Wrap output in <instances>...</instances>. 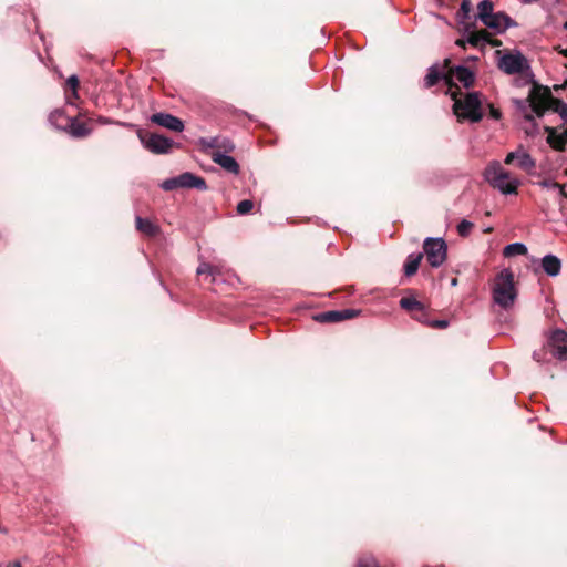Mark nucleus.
<instances>
[{
	"mask_svg": "<svg viewBox=\"0 0 567 567\" xmlns=\"http://www.w3.org/2000/svg\"><path fill=\"white\" fill-rule=\"evenodd\" d=\"M485 181L502 194H516L520 184L519 179L512 176L498 162H492L484 171Z\"/></svg>",
	"mask_w": 567,
	"mask_h": 567,
	"instance_id": "1",
	"label": "nucleus"
},
{
	"mask_svg": "<svg viewBox=\"0 0 567 567\" xmlns=\"http://www.w3.org/2000/svg\"><path fill=\"white\" fill-rule=\"evenodd\" d=\"M553 100L554 96L548 87L534 85L526 101L519 102V106L523 111L529 109V112H525L524 117L527 121H533L534 115L540 117L545 111L550 109Z\"/></svg>",
	"mask_w": 567,
	"mask_h": 567,
	"instance_id": "2",
	"label": "nucleus"
},
{
	"mask_svg": "<svg viewBox=\"0 0 567 567\" xmlns=\"http://www.w3.org/2000/svg\"><path fill=\"white\" fill-rule=\"evenodd\" d=\"M493 300L503 309L511 308L517 297L514 285V275L509 269H503L497 274L492 288Z\"/></svg>",
	"mask_w": 567,
	"mask_h": 567,
	"instance_id": "3",
	"label": "nucleus"
},
{
	"mask_svg": "<svg viewBox=\"0 0 567 567\" xmlns=\"http://www.w3.org/2000/svg\"><path fill=\"white\" fill-rule=\"evenodd\" d=\"M453 109L458 120L476 123L483 116L480 95L476 92L467 93L463 99H456Z\"/></svg>",
	"mask_w": 567,
	"mask_h": 567,
	"instance_id": "4",
	"label": "nucleus"
},
{
	"mask_svg": "<svg viewBox=\"0 0 567 567\" xmlns=\"http://www.w3.org/2000/svg\"><path fill=\"white\" fill-rule=\"evenodd\" d=\"M501 71L506 74H524L529 71L528 60L519 51L503 54L497 63Z\"/></svg>",
	"mask_w": 567,
	"mask_h": 567,
	"instance_id": "5",
	"label": "nucleus"
},
{
	"mask_svg": "<svg viewBox=\"0 0 567 567\" xmlns=\"http://www.w3.org/2000/svg\"><path fill=\"white\" fill-rule=\"evenodd\" d=\"M423 249L427 262L434 268L440 267L446 260L447 246L441 237H427L424 240Z\"/></svg>",
	"mask_w": 567,
	"mask_h": 567,
	"instance_id": "6",
	"label": "nucleus"
},
{
	"mask_svg": "<svg viewBox=\"0 0 567 567\" xmlns=\"http://www.w3.org/2000/svg\"><path fill=\"white\" fill-rule=\"evenodd\" d=\"M547 346L556 359L560 361L567 360V333L564 330H554Z\"/></svg>",
	"mask_w": 567,
	"mask_h": 567,
	"instance_id": "7",
	"label": "nucleus"
},
{
	"mask_svg": "<svg viewBox=\"0 0 567 567\" xmlns=\"http://www.w3.org/2000/svg\"><path fill=\"white\" fill-rule=\"evenodd\" d=\"M144 146L154 154H166L174 146V142L159 134H151L147 140H143Z\"/></svg>",
	"mask_w": 567,
	"mask_h": 567,
	"instance_id": "8",
	"label": "nucleus"
},
{
	"mask_svg": "<svg viewBox=\"0 0 567 567\" xmlns=\"http://www.w3.org/2000/svg\"><path fill=\"white\" fill-rule=\"evenodd\" d=\"M504 162L506 165H512L516 162V165L525 172H532L536 167V163L532 156L522 148L508 153Z\"/></svg>",
	"mask_w": 567,
	"mask_h": 567,
	"instance_id": "9",
	"label": "nucleus"
},
{
	"mask_svg": "<svg viewBox=\"0 0 567 567\" xmlns=\"http://www.w3.org/2000/svg\"><path fill=\"white\" fill-rule=\"evenodd\" d=\"M151 122L177 133L184 130V123L181 118L164 112L153 114Z\"/></svg>",
	"mask_w": 567,
	"mask_h": 567,
	"instance_id": "10",
	"label": "nucleus"
},
{
	"mask_svg": "<svg viewBox=\"0 0 567 567\" xmlns=\"http://www.w3.org/2000/svg\"><path fill=\"white\" fill-rule=\"evenodd\" d=\"M454 80L463 84L464 87H470L474 82V74L467 68L458 65L454 69H447L446 83H452Z\"/></svg>",
	"mask_w": 567,
	"mask_h": 567,
	"instance_id": "11",
	"label": "nucleus"
},
{
	"mask_svg": "<svg viewBox=\"0 0 567 567\" xmlns=\"http://www.w3.org/2000/svg\"><path fill=\"white\" fill-rule=\"evenodd\" d=\"M212 159L228 173L235 175L239 173V165L233 156H229L220 151H214L212 153Z\"/></svg>",
	"mask_w": 567,
	"mask_h": 567,
	"instance_id": "12",
	"label": "nucleus"
},
{
	"mask_svg": "<svg viewBox=\"0 0 567 567\" xmlns=\"http://www.w3.org/2000/svg\"><path fill=\"white\" fill-rule=\"evenodd\" d=\"M484 25L494 30L496 33L505 31L509 25V18L503 12H493L485 21Z\"/></svg>",
	"mask_w": 567,
	"mask_h": 567,
	"instance_id": "13",
	"label": "nucleus"
},
{
	"mask_svg": "<svg viewBox=\"0 0 567 567\" xmlns=\"http://www.w3.org/2000/svg\"><path fill=\"white\" fill-rule=\"evenodd\" d=\"M449 62V60L444 61V64L441 68L442 70H440V66L436 64L432 65L429 69L427 74L424 79V84L426 87L434 86L441 79H444L446 81Z\"/></svg>",
	"mask_w": 567,
	"mask_h": 567,
	"instance_id": "14",
	"label": "nucleus"
},
{
	"mask_svg": "<svg viewBox=\"0 0 567 567\" xmlns=\"http://www.w3.org/2000/svg\"><path fill=\"white\" fill-rule=\"evenodd\" d=\"M177 177L179 188H196L199 190H205L207 188L205 179L194 175L193 173L186 172L178 175Z\"/></svg>",
	"mask_w": 567,
	"mask_h": 567,
	"instance_id": "15",
	"label": "nucleus"
},
{
	"mask_svg": "<svg viewBox=\"0 0 567 567\" xmlns=\"http://www.w3.org/2000/svg\"><path fill=\"white\" fill-rule=\"evenodd\" d=\"M542 267L548 276L556 277L560 272L561 262L558 257L549 254L543 257Z\"/></svg>",
	"mask_w": 567,
	"mask_h": 567,
	"instance_id": "16",
	"label": "nucleus"
},
{
	"mask_svg": "<svg viewBox=\"0 0 567 567\" xmlns=\"http://www.w3.org/2000/svg\"><path fill=\"white\" fill-rule=\"evenodd\" d=\"M548 132L547 142L555 150L561 151L567 143V127L563 132L558 133L555 128L546 127Z\"/></svg>",
	"mask_w": 567,
	"mask_h": 567,
	"instance_id": "17",
	"label": "nucleus"
},
{
	"mask_svg": "<svg viewBox=\"0 0 567 567\" xmlns=\"http://www.w3.org/2000/svg\"><path fill=\"white\" fill-rule=\"evenodd\" d=\"M66 127L73 137H85L91 133L87 124L75 118H66Z\"/></svg>",
	"mask_w": 567,
	"mask_h": 567,
	"instance_id": "18",
	"label": "nucleus"
},
{
	"mask_svg": "<svg viewBox=\"0 0 567 567\" xmlns=\"http://www.w3.org/2000/svg\"><path fill=\"white\" fill-rule=\"evenodd\" d=\"M136 228L138 231L148 237H154L159 233L157 225L152 223L150 219H145L140 216L136 217Z\"/></svg>",
	"mask_w": 567,
	"mask_h": 567,
	"instance_id": "19",
	"label": "nucleus"
},
{
	"mask_svg": "<svg viewBox=\"0 0 567 567\" xmlns=\"http://www.w3.org/2000/svg\"><path fill=\"white\" fill-rule=\"evenodd\" d=\"M423 258V254H411L408 256V259L404 264V272L406 276L414 275L420 266V262Z\"/></svg>",
	"mask_w": 567,
	"mask_h": 567,
	"instance_id": "20",
	"label": "nucleus"
},
{
	"mask_svg": "<svg viewBox=\"0 0 567 567\" xmlns=\"http://www.w3.org/2000/svg\"><path fill=\"white\" fill-rule=\"evenodd\" d=\"M503 254L505 257L523 256L527 254V247L522 243H513L505 246Z\"/></svg>",
	"mask_w": 567,
	"mask_h": 567,
	"instance_id": "21",
	"label": "nucleus"
},
{
	"mask_svg": "<svg viewBox=\"0 0 567 567\" xmlns=\"http://www.w3.org/2000/svg\"><path fill=\"white\" fill-rule=\"evenodd\" d=\"M494 12V4L491 0H482L477 6V17L481 21H485L488 16Z\"/></svg>",
	"mask_w": 567,
	"mask_h": 567,
	"instance_id": "22",
	"label": "nucleus"
},
{
	"mask_svg": "<svg viewBox=\"0 0 567 567\" xmlns=\"http://www.w3.org/2000/svg\"><path fill=\"white\" fill-rule=\"evenodd\" d=\"M66 85L71 90V94L66 92V100L69 104H73L72 100H76L79 97L78 95V87H79V79L76 75H71L66 80Z\"/></svg>",
	"mask_w": 567,
	"mask_h": 567,
	"instance_id": "23",
	"label": "nucleus"
},
{
	"mask_svg": "<svg viewBox=\"0 0 567 567\" xmlns=\"http://www.w3.org/2000/svg\"><path fill=\"white\" fill-rule=\"evenodd\" d=\"M488 41V34L486 31L471 32L466 39V42L473 47H477Z\"/></svg>",
	"mask_w": 567,
	"mask_h": 567,
	"instance_id": "24",
	"label": "nucleus"
},
{
	"mask_svg": "<svg viewBox=\"0 0 567 567\" xmlns=\"http://www.w3.org/2000/svg\"><path fill=\"white\" fill-rule=\"evenodd\" d=\"M549 110L558 113L563 121L567 124V104L564 101L554 97Z\"/></svg>",
	"mask_w": 567,
	"mask_h": 567,
	"instance_id": "25",
	"label": "nucleus"
},
{
	"mask_svg": "<svg viewBox=\"0 0 567 567\" xmlns=\"http://www.w3.org/2000/svg\"><path fill=\"white\" fill-rule=\"evenodd\" d=\"M320 322H339L341 321L340 310L326 311L316 317Z\"/></svg>",
	"mask_w": 567,
	"mask_h": 567,
	"instance_id": "26",
	"label": "nucleus"
},
{
	"mask_svg": "<svg viewBox=\"0 0 567 567\" xmlns=\"http://www.w3.org/2000/svg\"><path fill=\"white\" fill-rule=\"evenodd\" d=\"M400 306L408 310V311H413V310H421L422 309V305L420 301H417L416 299L414 298H402L400 300Z\"/></svg>",
	"mask_w": 567,
	"mask_h": 567,
	"instance_id": "27",
	"label": "nucleus"
},
{
	"mask_svg": "<svg viewBox=\"0 0 567 567\" xmlns=\"http://www.w3.org/2000/svg\"><path fill=\"white\" fill-rule=\"evenodd\" d=\"M539 185L542 187H544V188L555 190L559 196H563V197L567 198V194L565 193L564 186L558 184V183H556V182L543 181V182L539 183Z\"/></svg>",
	"mask_w": 567,
	"mask_h": 567,
	"instance_id": "28",
	"label": "nucleus"
},
{
	"mask_svg": "<svg viewBox=\"0 0 567 567\" xmlns=\"http://www.w3.org/2000/svg\"><path fill=\"white\" fill-rule=\"evenodd\" d=\"M474 227V224L466 220V219H463L461 220V223L457 225V233L460 236L462 237H466L470 235L471 230L473 229Z\"/></svg>",
	"mask_w": 567,
	"mask_h": 567,
	"instance_id": "29",
	"label": "nucleus"
},
{
	"mask_svg": "<svg viewBox=\"0 0 567 567\" xmlns=\"http://www.w3.org/2000/svg\"><path fill=\"white\" fill-rule=\"evenodd\" d=\"M254 208V203L250 199L240 200L237 204V213L239 215H246Z\"/></svg>",
	"mask_w": 567,
	"mask_h": 567,
	"instance_id": "30",
	"label": "nucleus"
},
{
	"mask_svg": "<svg viewBox=\"0 0 567 567\" xmlns=\"http://www.w3.org/2000/svg\"><path fill=\"white\" fill-rule=\"evenodd\" d=\"M161 187L166 190V192H169V190H174V189H177L179 188V183H178V177H172V178H168V179H165L162 184H161Z\"/></svg>",
	"mask_w": 567,
	"mask_h": 567,
	"instance_id": "31",
	"label": "nucleus"
},
{
	"mask_svg": "<svg viewBox=\"0 0 567 567\" xmlns=\"http://www.w3.org/2000/svg\"><path fill=\"white\" fill-rule=\"evenodd\" d=\"M213 271H215L213 269V265H210L208 262H200L196 270L197 275H208V276H212Z\"/></svg>",
	"mask_w": 567,
	"mask_h": 567,
	"instance_id": "32",
	"label": "nucleus"
},
{
	"mask_svg": "<svg viewBox=\"0 0 567 567\" xmlns=\"http://www.w3.org/2000/svg\"><path fill=\"white\" fill-rule=\"evenodd\" d=\"M357 567H379V565L373 557H363L358 561Z\"/></svg>",
	"mask_w": 567,
	"mask_h": 567,
	"instance_id": "33",
	"label": "nucleus"
},
{
	"mask_svg": "<svg viewBox=\"0 0 567 567\" xmlns=\"http://www.w3.org/2000/svg\"><path fill=\"white\" fill-rule=\"evenodd\" d=\"M359 312L360 311L354 310V309H343V310H340L341 321L342 320L352 319V318L357 317L359 315Z\"/></svg>",
	"mask_w": 567,
	"mask_h": 567,
	"instance_id": "34",
	"label": "nucleus"
},
{
	"mask_svg": "<svg viewBox=\"0 0 567 567\" xmlns=\"http://www.w3.org/2000/svg\"><path fill=\"white\" fill-rule=\"evenodd\" d=\"M213 269L215 271L212 272L210 277H212V281L215 282V281H217L218 277L224 275V267L219 266V265H213Z\"/></svg>",
	"mask_w": 567,
	"mask_h": 567,
	"instance_id": "35",
	"label": "nucleus"
},
{
	"mask_svg": "<svg viewBox=\"0 0 567 567\" xmlns=\"http://www.w3.org/2000/svg\"><path fill=\"white\" fill-rule=\"evenodd\" d=\"M430 326L432 328L445 329L449 327V321L447 320H433L430 322Z\"/></svg>",
	"mask_w": 567,
	"mask_h": 567,
	"instance_id": "36",
	"label": "nucleus"
},
{
	"mask_svg": "<svg viewBox=\"0 0 567 567\" xmlns=\"http://www.w3.org/2000/svg\"><path fill=\"white\" fill-rule=\"evenodd\" d=\"M54 117H56V125L58 126H62L63 125L62 123L59 122V121H61V118L64 120V122L66 123V118L68 117L64 115V113L62 111L58 110L54 113H52L51 114V118H54Z\"/></svg>",
	"mask_w": 567,
	"mask_h": 567,
	"instance_id": "37",
	"label": "nucleus"
},
{
	"mask_svg": "<svg viewBox=\"0 0 567 567\" xmlns=\"http://www.w3.org/2000/svg\"><path fill=\"white\" fill-rule=\"evenodd\" d=\"M234 147H235L234 144L229 140H227V138H224L223 141H219V148H223L226 152L233 151Z\"/></svg>",
	"mask_w": 567,
	"mask_h": 567,
	"instance_id": "38",
	"label": "nucleus"
},
{
	"mask_svg": "<svg viewBox=\"0 0 567 567\" xmlns=\"http://www.w3.org/2000/svg\"><path fill=\"white\" fill-rule=\"evenodd\" d=\"M203 144L212 148H219V140L216 137L212 138L209 142H203Z\"/></svg>",
	"mask_w": 567,
	"mask_h": 567,
	"instance_id": "39",
	"label": "nucleus"
},
{
	"mask_svg": "<svg viewBox=\"0 0 567 567\" xmlns=\"http://www.w3.org/2000/svg\"><path fill=\"white\" fill-rule=\"evenodd\" d=\"M533 358H534V360H536L537 362H540V361L543 360V359H542L540 353H538L537 351H535V352L533 353Z\"/></svg>",
	"mask_w": 567,
	"mask_h": 567,
	"instance_id": "40",
	"label": "nucleus"
},
{
	"mask_svg": "<svg viewBox=\"0 0 567 567\" xmlns=\"http://www.w3.org/2000/svg\"><path fill=\"white\" fill-rule=\"evenodd\" d=\"M466 43H467V42H466V40H462V39H458V40L456 41V44H457L458 47H462V48H465V44H466Z\"/></svg>",
	"mask_w": 567,
	"mask_h": 567,
	"instance_id": "41",
	"label": "nucleus"
},
{
	"mask_svg": "<svg viewBox=\"0 0 567 567\" xmlns=\"http://www.w3.org/2000/svg\"><path fill=\"white\" fill-rule=\"evenodd\" d=\"M7 567H22L19 561L10 563Z\"/></svg>",
	"mask_w": 567,
	"mask_h": 567,
	"instance_id": "42",
	"label": "nucleus"
},
{
	"mask_svg": "<svg viewBox=\"0 0 567 567\" xmlns=\"http://www.w3.org/2000/svg\"><path fill=\"white\" fill-rule=\"evenodd\" d=\"M492 115H493L495 118H498V117H499V112H498V111H493V112H492Z\"/></svg>",
	"mask_w": 567,
	"mask_h": 567,
	"instance_id": "43",
	"label": "nucleus"
},
{
	"mask_svg": "<svg viewBox=\"0 0 567 567\" xmlns=\"http://www.w3.org/2000/svg\"><path fill=\"white\" fill-rule=\"evenodd\" d=\"M462 9H463V10H465V11H467V10H468V6H467V3H466V2H463V3H462Z\"/></svg>",
	"mask_w": 567,
	"mask_h": 567,
	"instance_id": "44",
	"label": "nucleus"
},
{
	"mask_svg": "<svg viewBox=\"0 0 567 567\" xmlns=\"http://www.w3.org/2000/svg\"><path fill=\"white\" fill-rule=\"evenodd\" d=\"M560 53L565 56H567V48L565 50H561Z\"/></svg>",
	"mask_w": 567,
	"mask_h": 567,
	"instance_id": "45",
	"label": "nucleus"
},
{
	"mask_svg": "<svg viewBox=\"0 0 567 567\" xmlns=\"http://www.w3.org/2000/svg\"><path fill=\"white\" fill-rule=\"evenodd\" d=\"M0 532H1V533H3V534H6V533H7V529H6V528H2V527L0 526Z\"/></svg>",
	"mask_w": 567,
	"mask_h": 567,
	"instance_id": "46",
	"label": "nucleus"
}]
</instances>
